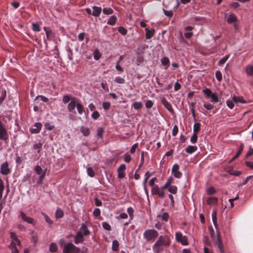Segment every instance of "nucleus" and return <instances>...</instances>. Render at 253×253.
I'll return each instance as SVG.
<instances>
[{"mask_svg": "<svg viewBox=\"0 0 253 253\" xmlns=\"http://www.w3.org/2000/svg\"><path fill=\"white\" fill-rule=\"evenodd\" d=\"M170 244L169 238L167 236H160L159 239L153 246L154 250L159 252L163 249V246H168Z\"/></svg>", "mask_w": 253, "mask_h": 253, "instance_id": "nucleus-1", "label": "nucleus"}, {"mask_svg": "<svg viewBox=\"0 0 253 253\" xmlns=\"http://www.w3.org/2000/svg\"><path fill=\"white\" fill-rule=\"evenodd\" d=\"M209 231L214 244L218 247L221 253H224L223 245L219 238V234L217 232L216 236L213 229L211 227H209Z\"/></svg>", "mask_w": 253, "mask_h": 253, "instance_id": "nucleus-2", "label": "nucleus"}, {"mask_svg": "<svg viewBox=\"0 0 253 253\" xmlns=\"http://www.w3.org/2000/svg\"><path fill=\"white\" fill-rule=\"evenodd\" d=\"M158 232L155 229L146 230L143 233V237L147 241H153L158 236Z\"/></svg>", "mask_w": 253, "mask_h": 253, "instance_id": "nucleus-3", "label": "nucleus"}, {"mask_svg": "<svg viewBox=\"0 0 253 253\" xmlns=\"http://www.w3.org/2000/svg\"><path fill=\"white\" fill-rule=\"evenodd\" d=\"M64 253H83L81 250L72 243L66 244L63 249Z\"/></svg>", "mask_w": 253, "mask_h": 253, "instance_id": "nucleus-4", "label": "nucleus"}, {"mask_svg": "<svg viewBox=\"0 0 253 253\" xmlns=\"http://www.w3.org/2000/svg\"><path fill=\"white\" fill-rule=\"evenodd\" d=\"M203 92L206 95L207 97L211 98V101L213 103H217L219 101V95L216 92H212L211 90L208 88H206L203 90Z\"/></svg>", "mask_w": 253, "mask_h": 253, "instance_id": "nucleus-5", "label": "nucleus"}, {"mask_svg": "<svg viewBox=\"0 0 253 253\" xmlns=\"http://www.w3.org/2000/svg\"><path fill=\"white\" fill-rule=\"evenodd\" d=\"M176 241L180 243L183 246L188 245V238L186 236L183 235L180 232H176L175 234Z\"/></svg>", "mask_w": 253, "mask_h": 253, "instance_id": "nucleus-6", "label": "nucleus"}, {"mask_svg": "<svg viewBox=\"0 0 253 253\" xmlns=\"http://www.w3.org/2000/svg\"><path fill=\"white\" fill-rule=\"evenodd\" d=\"M151 193L152 195H158L160 198H163L165 196L164 192L161 191L160 188L157 185H155V186L151 187Z\"/></svg>", "mask_w": 253, "mask_h": 253, "instance_id": "nucleus-7", "label": "nucleus"}, {"mask_svg": "<svg viewBox=\"0 0 253 253\" xmlns=\"http://www.w3.org/2000/svg\"><path fill=\"white\" fill-rule=\"evenodd\" d=\"M8 138V135L6 129L2 123L0 121V139L6 141Z\"/></svg>", "mask_w": 253, "mask_h": 253, "instance_id": "nucleus-8", "label": "nucleus"}, {"mask_svg": "<svg viewBox=\"0 0 253 253\" xmlns=\"http://www.w3.org/2000/svg\"><path fill=\"white\" fill-rule=\"evenodd\" d=\"M171 173L174 177L180 178L182 176V173L179 171V166L177 164H175L171 169Z\"/></svg>", "mask_w": 253, "mask_h": 253, "instance_id": "nucleus-9", "label": "nucleus"}, {"mask_svg": "<svg viewBox=\"0 0 253 253\" xmlns=\"http://www.w3.org/2000/svg\"><path fill=\"white\" fill-rule=\"evenodd\" d=\"M20 215L23 221L33 225L36 224V221L33 218L27 216L24 212L20 211Z\"/></svg>", "mask_w": 253, "mask_h": 253, "instance_id": "nucleus-10", "label": "nucleus"}, {"mask_svg": "<svg viewBox=\"0 0 253 253\" xmlns=\"http://www.w3.org/2000/svg\"><path fill=\"white\" fill-rule=\"evenodd\" d=\"M231 97L233 102L238 105L239 103L246 104L248 103V101L245 100L242 96H238L235 94L231 95Z\"/></svg>", "mask_w": 253, "mask_h": 253, "instance_id": "nucleus-11", "label": "nucleus"}, {"mask_svg": "<svg viewBox=\"0 0 253 253\" xmlns=\"http://www.w3.org/2000/svg\"><path fill=\"white\" fill-rule=\"evenodd\" d=\"M126 169V166L125 164H121L117 169L118 177L120 179L124 178L126 175L125 170Z\"/></svg>", "mask_w": 253, "mask_h": 253, "instance_id": "nucleus-12", "label": "nucleus"}, {"mask_svg": "<svg viewBox=\"0 0 253 253\" xmlns=\"http://www.w3.org/2000/svg\"><path fill=\"white\" fill-rule=\"evenodd\" d=\"M78 100L76 98H72L71 100V102L68 104L67 108L69 111L74 110L76 106L78 104Z\"/></svg>", "mask_w": 253, "mask_h": 253, "instance_id": "nucleus-13", "label": "nucleus"}, {"mask_svg": "<svg viewBox=\"0 0 253 253\" xmlns=\"http://www.w3.org/2000/svg\"><path fill=\"white\" fill-rule=\"evenodd\" d=\"M42 128V124L40 123H36L34 126L30 128V131L34 133H37L40 132Z\"/></svg>", "mask_w": 253, "mask_h": 253, "instance_id": "nucleus-14", "label": "nucleus"}, {"mask_svg": "<svg viewBox=\"0 0 253 253\" xmlns=\"http://www.w3.org/2000/svg\"><path fill=\"white\" fill-rule=\"evenodd\" d=\"M1 172L3 175H6L9 173L10 170L8 168V164L5 162L3 163L0 167Z\"/></svg>", "mask_w": 253, "mask_h": 253, "instance_id": "nucleus-15", "label": "nucleus"}, {"mask_svg": "<svg viewBox=\"0 0 253 253\" xmlns=\"http://www.w3.org/2000/svg\"><path fill=\"white\" fill-rule=\"evenodd\" d=\"M162 102L165 107L170 112H173V109L171 105L169 103L165 98H163L162 100Z\"/></svg>", "mask_w": 253, "mask_h": 253, "instance_id": "nucleus-16", "label": "nucleus"}, {"mask_svg": "<svg viewBox=\"0 0 253 253\" xmlns=\"http://www.w3.org/2000/svg\"><path fill=\"white\" fill-rule=\"evenodd\" d=\"M145 30L146 31L145 37L147 39H150L153 36L155 32L154 29L149 30L147 28H145Z\"/></svg>", "mask_w": 253, "mask_h": 253, "instance_id": "nucleus-17", "label": "nucleus"}, {"mask_svg": "<svg viewBox=\"0 0 253 253\" xmlns=\"http://www.w3.org/2000/svg\"><path fill=\"white\" fill-rule=\"evenodd\" d=\"M79 232H81L82 234L86 236L89 234V231H88L87 226L86 224L84 223H83L81 225L80 231Z\"/></svg>", "mask_w": 253, "mask_h": 253, "instance_id": "nucleus-18", "label": "nucleus"}, {"mask_svg": "<svg viewBox=\"0 0 253 253\" xmlns=\"http://www.w3.org/2000/svg\"><path fill=\"white\" fill-rule=\"evenodd\" d=\"M92 14L95 17H98L101 13L102 9L100 7L93 6Z\"/></svg>", "mask_w": 253, "mask_h": 253, "instance_id": "nucleus-19", "label": "nucleus"}, {"mask_svg": "<svg viewBox=\"0 0 253 253\" xmlns=\"http://www.w3.org/2000/svg\"><path fill=\"white\" fill-rule=\"evenodd\" d=\"M80 131L83 135L84 136H87L90 134L89 128L84 126H82L80 127Z\"/></svg>", "mask_w": 253, "mask_h": 253, "instance_id": "nucleus-20", "label": "nucleus"}, {"mask_svg": "<svg viewBox=\"0 0 253 253\" xmlns=\"http://www.w3.org/2000/svg\"><path fill=\"white\" fill-rule=\"evenodd\" d=\"M197 150V147L196 146H188L186 149L185 151L188 154H192Z\"/></svg>", "mask_w": 253, "mask_h": 253, "instance_id": "nucleus-21", "label": "nucleus"}, {"mask_svg": "<svg viewBox=\"0 0 253 253\" xmlns=\"http://www.w3.org/2000/svg\"><path fill=\"white\" fill-rule=\"evenodd\" d=\"M83 235L81 232H78L75 236L74 242L76 244H79L83 241Z\"/></svg>", "mask_w": 253, "mask_h": 253, "instance_id": "nucleus-22", "label": "nucleus"}, {"mask_svg": "<svg viewBox=\"0 0 253 253\" xmlns=\"http://www.w3.org/2000/svg\"><path fill=\"white\" fill-rule=\"evenodd\" d=\"M246 73L249 76L253 75V66L252 65H248L245 68Z\"/></svg>", "mask_w": 253, "mask_h": 253, "instance_id": "nucleus-23", "label": "nucleus"}, {"mask_svg": "<svg viewBox=\"0 0 253 253\" xmlns=\"http://www.w3.org/2000/svg\"><path fill=\"white\" fill-rule=\"evenodd\" d=\"M162 64L165 66V69H167L169 64V60L167 57H164L161 59Z\"/></svg>", "mask_w": 253, "mask_h": 253, "instance_id": "nucleus-24", "label": "nucleus"}, {"mask_svg": "<svg viewBox=\"0 0 253 253\" xmlns=\"http://www.w3.org/2000/svg\"><path fill=\"white\" fill-rule=\"evenodd\" d=\"M237 20V18L236 16L233 14L231 13L229 16V17L227 19V22L229 24H231L233 22H236Z\"/></svg>", "mask_w": 253, "mask_h": 253, "instance_id": "nucleus-25", "label": "nucleus"}, {"mask_svg": "<svg viewBox=\"0 0 253 253\" xmlns=\"http://www.w3.org/2000/svg\"><path fill=\"white\" fill-rule=\"evenodd\" d=\"M168 191L171 194H175L177 192V187L175 185H170L168 186Z\"/></svg>", "mask_w": 253, "mask_h": 253, "instance_id": "nucleus-26", "label": "nucleus"}, {"mask_svg": "<svg viewBox=\"0 0 253 253\" xmlns=\"http://www.w3.org/2000/svg\"><path fill=\"white\" fill-rule=\"evenodd\" d=\"M117 21V17L116 16H111L107 21V24L110 25H114Z\"/></svg>", "mask_w": 253, "mask_h": 253, "instance_id": "nucleus-27", "label": "nucleus"}, {"mask_svg": "<svg viewBox=\"0 0 253 253\" xmlns=\"http://www.w3.org/2000/svg\"><path fill=\"white\" fill-rule=\"evenodd\" d=\"M34 169L36 173L39 175H42V174H45V171H43L42 169L40 166H37Z\"/></svg>", "mask_w": 253, "mask_h": 253, "instance_id": "nucleus-28", "label": "nucleus"}, {"mask_svg": "<svg viewBox=\"0 0 253 253\" xmlns=\"http://www.w3.org/2000/svg\"><path fill=\"white\" fill-rule=\"evenodd\" d=\"M158 217L161 218V219L165 221H168L169 218V215L168 213L165 212L162 213V215H159Z\"/></svg>", "mask_w": 253, "mask_h": 253, "instance_id": "nucleus-29", "label": "nucleus"}, {"mask_svg": "<svg viewBox=\"0 0 253 253\" xmlns=\"http://www.w3.org/2000/svg\"><path fill=\"white\" fill-rule=\"evenodd\" d=\"M42 143L41 142H38L35 144L33 147V149L35 150H37L38 153H40L42 147Z\"/></svg>", "mask_w": 253, "mask_h": 253, "instance_id": "nucleus-30", "label": "nucleus"}, {"mask_svg": "<svg viewBox=\"0 0 253 253\" xmlns=\"http://www.w3.org/2000/svg\"><path fill=\"white\" fill-rule=\"evenodd\" d=\"M17 245L10 244L9 246V248L10 249L11 251V253H18L19 251L17 249Z\"/></svg>", "mask_w": 253, "mask_h": 253, "instance_id": "nucleus-31", "label": "nucleus"}, {"mask_svg": "<svg viewBox=\"0 0 253 253\" xmlns=\"http://www.w3.org/2000/svg\"><path fill=\"white\" fill-rule=\"evenodd\" d=\"M142 107V104L140 102H135L132 104V107L135 110H138L141 108Z\"/></svg>", "mask_w": 253, "mask_h": 253, "instance_id": "nucleus-32", "label": "nucleus"}, {"mask_svg": "<svg viewBox=\"0 0 253 253\" xmlns=\"http://www.w3.org/2000/svg\"><path fill=\"white\" fill-rule=\"evenodd\" d=\"M63 211L61 209H58L55 212V217L57 218H61L63 216Z\"/></svg>", "mask_w": 253, "mask_h": 253, "instance_id": "nucleus-33", "label": "nucleus"}, {"mask_svg": "<svg viewBox=\"0 0 253 253\" xmlns=\"http://www.w3.org/2000/svg\"><path fill=\"white\" fill-rule=\"evenodd\" d=\"M229 57V55L228 54V55H226V56H225L222 59H221L218 62V65L221 66V65L224 64L226 62V61L228 60Z\"/></svg>", "mask_w": 253, "mask_h": 253, "instance_id": "nucleus-34", "label": "nucleus"}, {"mask_svg": "<svg viewBox=\"0 0 253 253\" xmlns=\"http://www.w3.org/2000/svg\"><path fill=\"white\" fill-rule=\"evenodd\" d=\"M103 13L106 15H110L113 13V10L111 8H104L102 10Z\"/></svg>", "mask_w": 253, "mask_h": 253, "instance_id": "nucleus-35", "label": "nucleus"}, {"mask_svg": "<svg viewBox=\"0 0 253 253\" xmlns=\"http://www.w3.org/2000/svg\"><path fill=\"white\" fill-rule=\"evenodd\" d=\"M57 248L56 244L54 243H51L50 245V247H49V251L51 252L55 253L57 251Z\"/></svg>", "mask_w": 253, "mask_h": 253, "instance_id": "nucleus-36", "label": "nucleus"}, {"mask_svg": "<svg viewBox=\"0 0 253 253\" xmlns=\"http://www.w3.org/2000/svg\"><path fill=\"white\" fill-rule=\"evenodd\" d=\"M234 102L232 100V99H227L226 100V105L227 107L230 108V109H232L234 107Z\"/></svg>", "mask_w": 253, "mask_h": 253, "instance_id": "nucleus-37", "label": "nucleus"}, {"mask_svg": "<svg viewBox=\"0 0 253 253\" xmlns=\"http://www.w3.org/2000/svg\"><path fill=\"white\" fill-rule=\"evenodd\" d=\"M243 148H244L243 145L242 144H241L239 150L237 152V154L235 155V156L233 158L232 161L236 159L237 158H238L239 156V155L241 154L242 151L243 150Z\"/></svg>", "mask_w": 253, "mask_h": 253, "instance_id": "nucleus-38", "label": "nucleus"}, {"mask_svg": "<svg viewBox=\"0 0 253 253\" xmlns=\"http://www.w3.org/2000/svg\"><path fill=\"white\" fill-rule=\"evenodd\" d=\"M125 79L120 77H117L114 79V82L119 84H123L125 83Z\"/></svg>", "mask_w": 253, "mask_h": 253, "instance_id": "nucleus-39", "label": "nucleus"}, {"mask_svg": "<svg viewBox=\"0 0 253 253\" xmlns=\"http://www.w3.org/2000/svg\"><path fill=\"white\" fill-rule=\"evenodd\" d=\"M76 107L78 113L79 114H82L84 111L83 105L81 104L78 103Z\"/></svg>", "mask_w": 253, "mask_h": 253, "instance_id": "nucleus-40", "label": "nucleus"}, {"mask_svg": "<svg viewBox=\"0 0 253 253\" xmlns=\"http://www.w3.org/2000/svg\"><path fill=\"white\" fill-rule=\"evenodd\" d=\"M212 219L213 221V223L215 227L216 226V211H213L212 212Z\"/></svg>", "mask_w": 253, "mask_h": 253, "instance_id": "nucleus-41", "label": "nucleus"}, {"mask_svg": "<svg viewBox=\"0 0 253 253\" xmlns=\"http://www.w3.org/2000/svg\"><path fill=\"white\" fill-rule=\"evenodd\" d=\"M200 129V124L195 123L193 126V133H197Z\"/></svg>", "mask_w": 253, "mask_h": 253, "instance_id": "nucleus-42", "label": "nucleus"}, {"mask_svg": "<svg viewBox=\"0 0 253 253\" xmlns=\"http://www.w3.org/2000/svg\"><path fill=\"white\" fill-rule=\"evenodd\" d=\"M124 161L126 163H129L131 160V156L128 154V153H126L124 155Z\"/></svg>", "mask_w": 253, "mask_h": 253, "instance_id": "nucleus-43", "label": "nucleus"}, {"mask_svg": "<svg viewBox=\"0 0 253 253\" xmlns=\"http://www.w3.org/2000/svg\"><path fill=\"white\" fill-rule=\"evenodd\" d=\"M215 77L217 80L219 82L221 81L222 79V75L220 71H217L215 72Z\"/></svg>", "mask_w": 253, "mask_h": 253, "instance_id": "nucleus-44", "label": "nucleus"}, {"mask_svg": "<svg viewBox=\"0 0 253 253\" xmlns=\"http://www.w3.org/2000/svg\"><path fill=\"white\" fill-rule=\"evenodd\" d=\"M198 139L197 134L196 133H193L192 136L190 138V141L192 143H196Z\"/></svg>", "mask_w": 253, "mask_h": 253, "instance_id": "nucleus-45", "label": "nucleus"}, {"mask_svg": "<svg viewBox=\"0 0 253 253\" xmlns=\"http://www.w3.org/2000/svg\"><path fill=\"white\" fill-rule=\"evenodd\" d=\"M119 245V242L117 240H114L112 243V249L114 251L117 250Z\"/></svg>", "mask_w": 253, "mask_h": 253, "instance_id": "nucleus-46", "label": "nucleus"}, {"mask_svg": "<svg viewBox=\"0 0 253 253\" xmlns=\"http://www.w3.org/2000/svg\"><path fill=\"white\" fill-rule=\"evenodd\" d=\"M173 183H174V179L172 176H169L168 178V179L166 182V183L167 184V185L168 186H169L170 185H172V184H173Z\"/></svg>", "mask_w": 253, "mask_h": 253, "instance_id": "nucleus-47", "label": "nucleus"}, {"mask_svg": "<svg viewBox=\"0 0 253 253\" xmlns=\"http://www.w3.org/2000/svg\"><path fill=\"white\" fill-rule=\"evenodd\" d=\"M204 107L208 110H211L214 107L213 105L210 103H204Z\"/></svg>", "mask_w": 253, "mask_h": 253, "instance_id": "nucleus-48", "label": "nucleus"}, {"mask_svg": "<svg viewBox=\"0 0 253 253\" xmlns=\"http://www.w3.org/2000/svg\"><path fill=\"white\" fill-rule=\"evenodd\" d=\"M10 244L17 245L18 247L21 246V243L18 238L12 239Z\"/></svg>", "mask_w": 253, "mask_h": 253, "instance_id": "nucleus-49", "label": "nucleus"}, {"mask_svg": "<svg viewBox=\"0 0 253 253\" xmlns=\"http://www.w3.org/2000/svg\"><path fill=\"white\" fill-rule=\"evenodd\" d=\"M118 30L120 33L124 36L126 35L127 33V30L123 27H119Z\"/></svg>", "mask_w": 253, "mask_h": 253, "instance_id": "nucleus-50", "label": "nucleus"}, {"mask_svg": "<svg viewBox=\"0 0 253 253\" xmlns=\"http://www.w3.org/2000/svg\"><path fill=\"white\" fill-rule=\"evenodd\" d=\"M103 133V129L102 127H99L97 130V136L99 137H102Z\"/></svg>", "mask_w": 253, "mask_h": 253, "instance_id": "nucleus-51", "label": "nucleus"}, {"mask_svg": "<svg viewBox=\"0 0 253 253\" xmlns=\"http://www.w3.org/2000/svg\"><path fill=\"white\" fill-rule=\"evenodd\" d=\"M228 172L232 175L239 176L241 174V172L238 170H229Z\"/></svg>", "mask_w": 253, "mask_h": 253, "instance_id": "nucleus-52", "label": "nucleus"}, {"mask_svg": "<svg viewBox=\"0 0 253 253\" xmlns=\"http://www.w3.org/2000/svg\"><path fill=\"white\" fill-rule=\"evenodd\" d=\"M87 174L91 177H93L95 175L93 170L91 168H88L87 169Z\"/></svg>", "mask_w": 253, "mask_h": 253, "instance_id": "nucleus-53", "label": "nucleus"}, {"mask_svg": "<svg viewBox=\"0 0 253 253\" xmlns=\"http://www.w3.org/2000/svg\"><path fill=\"white\" fill-rule=\"evenodd\" d=\"M32 29L35 32H39L40 31V27L38 24L34 23L32 24Z\"/></svg>", "mask_w": 253, "mask_h": 253, "instance_id": "nucleus-54", "label": "nucleus"}, {"mask_svg": "<svg viewBox=\"0 0 253 253\" xmlns=\"http://www.w3.org/2000/svg\"><path fill=\"white\" fill-rule=\"evenodd\" d=\"M145 105V107L147 109H150L152 107V106L153 105V103L151 100H148L146 101Z\"/></svg>", "mask_w": 253, "mask_h": 253, "instance_id": "nucleus-55", "label": "nucleus"}, {"mask_svg": "<svg viewBox=\"0 0 253 253\" xmlns=\"http://www.w3.org/2000/svg\"><path fill=\"white\" fill-rule=\"evenodd\" d=\"M110 106H111V104H110V103H109L108 102H104L102 103V107H103V109L105 110H108L110 108Z\"/></svg>", "mask_w": 253, "mask_h": 253, "instance_id": "nucleus-56", "label": "nucleus"}, {"mask_svg": "<svg viewBox=\"0 0 253 253\" xmlns=\"http://www.w3.org/2000/svg\"><path fill=\"white\" fill-rule=\"evenodd\" d=\"M217 199L216 198L211 197V198H209L207 200V202L209 204H214L217 202Z\"/></svg>", "mask_w": 253, "mask_h": 253, "instance_id": "nucleus-57", "label": "nucleus"}, {"mask_svg": "<svg viewBox=\"0 0 253 253\" xmlns=\"http://www.w3.org/2000/svg\"><path fill=\"white\" fill-rule=\"evenodd\" d=\"M42 215H43L46 221L49 224H51L52 223V221L50 219V218L47 214H45L44 213H42Z\"/></svg>", "mask_w": 253, "mask_h": 253, "instance_id": "nucleus-58", "label": "nucleus"}, {"mask_svg": "<svg viewBox=\"0 0 253 253\" xmlns=\"http://www.w3.org/2000/svg\"><path fill=\"white\" fill-rule=\"evenodd\" d=\"M164 13L165 15H166L169 17H171L173 15V12H172V10H164Z\"/></svg>", "mask_w": 253, "mask_h": 253, "instance_id": "nucleus-59", "label": "nucleus"}, {"mask_svg": "<svg viewBox=\"0 0 253 253\" xmlns=\"http://www.w3.org/2000/svg\"><path fill=\"white\" fill-rule=\"evenodd\" d=\"M93 216H96V217L98 216L100 214V210L98 208L95 209L93 211Z\"/></svg>", "mask_w": 253, "mask_h": 253, "instance_id": "nucleus-60", "label": "nucleus"}, {"mask_svg": "<svg viewBox=\"0 0 253 253\" xmlns=\"http://www.w3.org/2000/svg\"><path fill=\"white\" fill-rule=\"evenodd\" d=\"M45 174H42V175H40L38 179L37 180V183L38 184H42V180L45 177Z\"/></svg>", "mask_w": 253, "mask_h": 253, "instance_id": "nucleus-61", "label": "nucleus"}, {"mask_svg": "<svg viewBox=\"0 0 253 253\" xmlns=\"http://www.w3.org/2000/svg\"><path fill=\"white\" fill-rule=\"evenodd\" d=\"M99 114L97 111H94L92 114L91 117L93 119L96 120L99 118Z\"/></svg>", "mask_w": 253, "mask_h": 253, "instance_id": "nucleus-62", "label": "nucleus"}, {"mask_svg": "<svg viewBox=\"0 0 253 253\" xmlns=\"http://www.w3.org/2000/svg\"><path fill=\"white\" fill-rule=\"evenodd\" d=\"M70 100V97L69 95H64L63 97V102L64 103H67Z\"/></svg>", "mask_w": 253, "mask_h": 253, "instance_id": "nucleus-63", "label": "nucleus"}, {"mask_svg": "<svg viewBox=\"0 0 253 253\" xmlns=\"http://www.w3.org/2000/svg\"><path fill=\"white\" fill-rule=\"evenodd\" d=\"M102 225H103V228L107 230H110L111 229L110 225L107 222H103L102 223Z\"/></svg>", "mask_w": 253, "mask_h": 253, "instance_id": "nucleus-64", "label": "nucleus"}]
</instances>
